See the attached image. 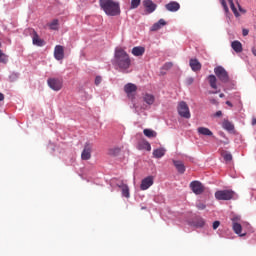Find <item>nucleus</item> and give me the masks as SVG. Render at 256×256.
<instances>
[{"label": "nucleus", "instance_id": "obj_1", "mask_svg": "<svg viewBox=\"0 0 256 256\" xmlns=\"http://www.w3.org/2000/svg\"><path fill=\"white\" fill-rule=\"evenodd\" d=\"M114 63L121 71H127L131 67V58L123 48H116L114 52Z\"/></svg>", "mask_w": 256, "mask_h": 256}, {"label": "nucleus", "instance_id": "obj_2", "mask_svg": "<svg viewBox=\"0 0 256 256\" xmlns=\"http://www.w3.org/2000/svg\"><path fill=\"white\" fill-rule=\"evenodd\" d=\"M99 5L102 11L109 17H117V15H121V6L119 5V2H115L114 0H99Z\"/></svg>", "mask_w": 256, "mask_h": 256}, {"label": "nucleus", "instance_id": "obj_3", "mask_svg": "<svg viewBox=\"0 0 256 256\" xmlns=\"http://www.w3.org/2000/svg\"><path fill=\"white\" fill-rule=\"evenodd\" d=\"M235 197L233 190H218L215 192V198L217 201H231Z\"/></svg>", "mask_w": 256, "mask_h": 256}, {"label": "nucleus", "instance_id": "obj_4", "mask_svg": "<svg viewBox=\"0 0 256 256\" xmlns=\"http://www.w3.org/2000/svg\"><path fill=\"white\" fill-rule=\"evenodd\" d=\"M214 73L221 83H229L231 81V78H229V73L222 66L214 68Z\"/></svg>", "mask_w": 256, "mask_h": 256}, {"label": "nucleus", "instance_id": "obj_5", "mask_svg": "<svg viewBox=\"0 0 256 256\" xmlns=\"http://www.w3.org/2000/svg\"><path fill=\"white\" fill-rule=\"evenodd\" d=\"M177 110L180 117H183L184 119H191V112L189 111V106L187 105V102L181 101L178 104Z\"/></svg>", "mask_w": 256, "mask_h": 256}, {"label": "nucleus", "instance_id": "obj_6", "mask_svg": "<svg viewBox=\"0 0 256 256\" xmlns=\"http://www.w3.org/2000/svg\"><path fill=\"white\" fill-rule=\"evenodd\" d=\"M47 83L52 91H61L63 89V80L59 78H49Z\"/></svg>", "mask_w": 256, "mask_h": 256}, {"label": "nucleus", "instance_id": "obj_7", "mask_svg": "<svg viewBox=\"0 0 256 256\" xmlns=\"http://www.w3.org/2000/svg\"><path fill=\"white\" fill-rule=\"evenodd\" d=\"M190 189L195 195H202L205 192V186L199 181H192L190 183Z\"/></svg>", "mask_w": 256, "mask_h": 256}, {"label": "nucleus", "instance_id": "obj_8", "mask_svg": "<svg viewBox=\"0 0 256 256\" xmlns=\"http://www.w3.org/2000/svg\"><path fill=\"white\" fill-rule=\"evenodd\" d=\"M124 91L128 97V99H135V93H137V85L133 83H127L124 86Z\"/></svg>", "mask_w": 256, "mask_h": 256}, {"label": "nucleus", "instance_id": "obj_9", "mask_svg": "<svg viewBox=\"0 0 256 256\" xmlns=\"http://www.w3.org/2000/svg\"><path fill=\"white\" fill-rule=\"evenodd\" d=\"M91 153H93V144L88 142L84 145V149L81 154V159L83 161H89V159H91Z\"/></svg>", "mask_w": 256, "mask_h": 256}, {"label": "nucleus", "instance_id": "obj_10", "mask_svg": "<svg viewBox=\"0 0 256 256\" xmlns=\"http://www.w3.org/2000/svg\"><path fill=\"white\" fill-rule=\"evenodd\" d=\"M54 57L57 61L65 59V49L61 45H56L54 48Z\"/></svg>", "mask_w": 256, "mask_h": 256}, {"label": "nucleus", "instance_id": "obj_11", "mask_svg": "<svg viewBox=\"0 0 256 256\" xmlns=\"http://www.w3.org/2000/svg\"><path fill=\"white\" fill-rule=\"evenodd\" d=\"M154 183V178L153 176H148L146 178H144L141 181V185H140V189L141 191H147V189H149V187H151Z\"/></svg>", "mask_w": 256, "mask_h": 256}, {"label": "nucleus", "instance_id": "obj_12", "mask_svg": "<svg viewBox=\"0 0 256 256\" xmlns=\"http://www.w3.org/2000/svg\"><path fill=\"white\" fill-rule=\"evenodd\" d=\"M165 9L171 13H175L181 9V5L176 1H172L165 5Z\"/></svg>", "mask_w": 256, "mask_h": 256}, {"label": "nucleus", "instance_id": "obj_13", "mask_svg": "<svg viewBox=\"0 0 256 256\" xmlns=\"http://www.w3.org/2000/svg\"><path fill=\"white\" fill-rule=\"evenodd\" d=\"M32 43L37 47H43L45 45V41L39 37V34L35 30H33Z\"/></svg>", "mask_w": 256, "mask_h": 256}, {"label": "nucleus", "instance_id": "obj_14", "mask_svg": "<svg viewBox=\"0 0 256 256\" xmlns=\"http://www.w3.org/2000/svg\"><path fill=\"white\" fill-rule=\"evenodd\" d=\"M143 5L147 11V13H153L155 9H157V4L153 3L151 0H144Z\"/></svg>", "mask_w": 256, "mask_h": 256}, {"label": "nucleus", "instance_id": "obj_15", "mask_svg": "<svg viewBox=\"0 0 256 256\" xmlns=\"http://www.w3.org/2000/svg\"><path fill=\"white\" fill-rule=\"evenodd\" d=\"M231 47L235 53H243V44L239 40L233 41Z\"/></svg>", "mask_w": 256, "mask_h": 256}, {"label": "nucleus", "instance_id": "obj_16", "mask_svg": "<svg viewBox=\"0 0 256 256\" xmlns=\"http://www.w3.org/2000/svg\"><path fill=\"white\" fill-rule=\"evenodd\" d=\"M173 165L174 167H176V170L178 171V173H180L181 175L185 173V164L182 161L173 160Z\"/></svg>", "mask_w": 256, "mask_h": 256}, {"label": "nucleus", "instance_id": "obj_17", "mask_svg": "<svg viewBox=\"0 0 256 256\" xmlns=\"http://www.w3.org/2000/svg\"><path fill=\"white\" fill-rule=\"evenodd\" d=\"M132 55L134 57H142V55H145V47L142 46H136L132 49Z\"/></svg>", "mask_w": 256, "mask_h": 256}, {"label": "nucleus", "instance_id": "obj_18", "mask_svg": "<svg viewBox=\"0 0 256 256\" xmlns=\"http://www.w3.org/2000/svg\"><path fill=\"white\" fill-rule=\"evenodd\" d=\"M138 149H145V151H151V144L147 140L142 139L138 142Z\"/></svg>", "mask_w": 256, "mask_h": 256}, {"label": "nucleus", "instance_id": "obj_19", "mask_svg": "<svg viewBox=\"0 0 256 256\" xmlns=\"http://www.w3.org/2000/svg\"><path fill=\"white\" fill-rule=\"evenodd\" d=\"M190 67L192 71H201V62L197 59H190Z\"/></svg>", "mask_w": 256, "mask_h": 256}, {"label": "nucleus", "instance_id": "obj_20", "mask_svg": "<svg viewBox=\"0 0 256 256\" xmlns=\"http://www.w3.org/2000/svg\"><path fill=\"white\" fill-rule=\"evenodd\" d=\"M165 25H167L165 19H160L157 23H155L152 26L151 31H159V29H161V27H165Z\"/></svg>", "mask_w": 256, "mask_h": 256}, {"label": "nucleus", "instance_id": "obj_21", "mask_svg": "<svg viewBox=\"0 0 256 256\" xmlns=\"http://www.w3.org/2000/svg\"><path fill=\"white\" fill-rule=\"evenodd\" d=\"M199 135H204L206 137H212L213 132L211 130H209V128H205V127H199L197 129Z\"/></svg>", "mask_w": 256, "mask_h": 256}, {"label": "nucleus", "instance_id": "obj_22", "mask_svg": "<svg viewBox=\"0 0 256 256\" xmlns=\"http://www.w3.org/2000/svg\"><path fill=\"white\" fill-rule=\"evenodd\" d=\"M233 231L236 233V235H240V237H245V234H241V231H243V226L237 222H233Z\"/></svg>", "mask_w": 256, "mask_h": 256}, {"label": "nucleus", "instance_id": "obj_23", "mask_svg": "<svg viewBox=\"0 0 256 256\" xmlns=\"http://www.w3.org/2000/svg\"><path fill=\"white\" fill-rule=\"evenodd\" d=\"M208 83L211 89H217V77L215 75L212 74L208 76Z\"/></svg>", "mask_w": 256, "mask_h": 256}, {"label": "nucleus", "instance_id": "obj_24", "mask_svg": "<svg viewBox=\"0 0 256 256\" xmlns=\"http://www.w3.org/2000/svg\"><path fill=\"white\" fill-rule=\"evenodd\" d=\"M143 101H145V103H147V105H153L155 103V96H153V94H145L143 96Z\"/></svg>", "mask_w": 256, "mask_h": 256}, {"label": "nucleus", "instance_id": "obj_25", "mask_svg": "<svg viewBox=\"0 0 256 256\" xmlns=\"http://www.w3.org/2000/svg\"><path fill=\"white\" fill-rule=\"evenodd\" d=\"M143 134L145 137H148V139H155V137H157L156 131L147 128L143 130Z\"/></svg>", "mask_w": 256, "mask_h": 256}, {"label": "nucleus", "instance_id": "obj_26", "mask_svg": "<svg viewBox=\"0 0 256 256\" xmlns=\"http://www.w3.org/2000/svg\"><path fill=\"white\" fill-rule=\"evenodd\" d=\"M222 127L226 131H233L235 129V125H233V123H231L229 120H224L222 122Z\"/></svg>", "mask_w": 256, "mask_h": 256}, {"label": "nucleus", "instance_id": "obj_27", "mask_svg": "<svg viewBox=\"0 0 256 256\" xmlns=\"http://www.w3.org/2000/svg\"><path fill=\"white\" fill-rule=\"evenodd\" d=\"M153 156L155 157V159H161V157L165 156V149L163 148L155 149L153 151Z\"/></svg>", "mask_w": 256, "mask_h": 256}, {"label": "nucleus", "instance_id": "obj_28", "mask_svg": "<svg viewBox=\"0 0 256 256\" xmlns=\"http://www.w3.org/2000/svg\"><path fill=\"white\" fill-rule=\"evenodd\" d=\"M227 1L230 5V9L232 10L234 16L241 17V14H239V10H237V7H235V2L233 0H227Z\"/></svg>", "mask_w": 256, "mask_h": 256}, {"label": "nucleus", "instance_id": "obj_29", "mask_svg": "<svg viewBox=\"0 0 256 256\" xmlns=\"http://www.w3.org/2000/svg\"><path fill=\"white\" fill-rule=\"evenodd\" d=\"M119 187H120V189H122V196L126 197V199H129V197H130L129 186H127V184H122Z\"/></svg>", "mask_w": 256, "mask_h": 256}, {"label": "nucleus", "instance_id": "obj_30", "mask_svg": "<svg viewBox=\"0 0 256 256\" xmlns=\"http://www.w3.org/2000/svg\"><path fill=\"white\" fill-rule=\"evenodd\" d=\"M49 27L52 31H59V20H52V22L49 23Z\"/></svg>", "mask_w": 256, "mask_h": 256}, {"label": "nucleus", "instance_id": "obj_31", "mask_svg": "<svg viewBox=\"0 0 256 256\" xmlns=\"http://www.w3.org/2000/svg\"><path fill=\"white\" fill-rule=\"evenodd\" d=\"M221 155L227 163H229V161H233V155L230 152L222 151Z\"/></svg>", "mask_w": 256, "mask_h": 256}, {"label": "nucleus", "instance_id": "obj_32", "mask_svg": "<svg viewBox=\"0 0 256 256\" xmlns=\"http://www.w3.org/2000/svg\"><path fill=\"white\" fill-rule=\"evenodd\" d=\"M9 61V56H7L5 53H3L2 50H0V63L6 64Z\"/></svg>", "mask_w": 256, "mask_h": 256}, {"label": "nucleus", "instance_id": "obj_33", "mask_svg": "<svg viewBox=\"0 0 256 256\" xmlns=\"http://www.w3.org/2000/svg\"><path fill=\"white\" fill-rule=\"evenodd\" d=\"M141 5V0H131L130 9H137Z\"/></svg>", "mask_w": 256, "mask_h": 256}, {"label": "nucleus", "instance_id": "obj_34", "mask_svg": "<svg viewBox=\"0 0 256 256\" xmlns=\"http://www.w3.org/2000/svg\"><path fill=\"white\" fill-rule=\"evenodd\" d=\"M220 3L225 11V13H229V7L227 6V2L225 0H220Z\"/></svg>", "mask_w": 256, "mask_h": 256}, {"label": "nucleus", "instance_id": "obj_35", "mask_svg": "<svg viewBox=\"0 0 256 256\" xmlns=\"http://www.w3.org/2000/svg\"><path fill=\"white\" fill-rule=\"evenodd\" d=\"M196 207L197 209H199V211H204V209H206L207 206L203 202H198L196 204Z\"/></svg>", "mask_w": 256, "mask_h": 256}, {"label": "nucleus", "instance_id": "obj_36", "mask_svg": "<svg viewBox=\"0 0 256 256\" xmlns=\"http://www.w3.org/2000/svg\"><path fill=\"white\" fill-rule=\"evenodd\" d=\"M171 67H173V64L171 62H167L164 64L163 69H165V71H169Z\"/></svg>", "mask_w": 256, "mask_h": 256}, {"label": "nucleus", "instance_id": "obj_37", "mask_svg": "<svg viewBox=\"0 0 256 256\" xmlns=\"http://www.w3.org/2000/svg\"><path fill=\"white\" fill-rule=\"evenodd\" d=\"M103 78L101 76H96L95 78V85H101Z\"/></svg>", "mask_w": 256, "mask_h": 256}, {"label": "nucleus", "instance_id": "obj_38", "mask_svg": "<svg viewBox=\"0 0 256 256\" xmlns=\"http://www.w3.org/2000/svg\"><path fill=\"white\" fill-rule=\"evenodd\" d=\"M205 226V220L200 219L198 220V222L196 223V227H204Z\"/></svg>", "mask_w": 256, "mask_h": 256}, {"label": "nucleus", "instance_id": "obj_39", "mask_svg": "<svg viewBox=\"0 0 256 256\" xmlns=\"http://www.w3.org/2000/svg\"><path fill=\"white\" fill-rule=\"evenodd\" d=\"M195 79H193V77H188L186 79V85H193Z\"/></svg>", "mask_w": 256, "mask_h": 256}, {"label": "nucleus", "instance_id": "obj_40", "mask_svg": "<svg viewBox=\"0 0 256 256\" xmlns=\"http://www.w3.org/2000/svg\"><path fill=\"white\" fill-rule=\"evenodd\" d=\"M237 7H238V11L240 12V13H243V14H245V13H247V10L246 9H243L242 7H241V5L237 2Z\"/></svg>", "mask_w": 256, "mask_h": 256}, {"label": "nucleus", "instance_id": "obj_41", "mask_svg": "<svg viewBox=\"0 0 256 256\" xmlns=\"http://www.w3.org/2000/svg\"><path fill=\"white\" fill-rule=\"evenodd\" d=\"M209 102H210L212 105H219V101H217V99H215V98H209Z\"/></svg>", "mask_w": 256, "mask_h": 256}, {"label": "nucleus", "instance_id": "obj_42", "mask_svg": "<svg viewBox=\"0 0 256 256\" xmlns=\"http://www.w3.org/2000/svg\"><path fill=\"white\" fill-rule=\"evenodd\" d=\"M219 225H221V222H219V221H214V222H213V229L216 230V229L219 227Z\"/></svg>", "mask_w": 256, "mask_h": 256}, {"label": "nucleus", "instance_id": "obj_43", "mask_svg": "<svg viewBox=\"0 0 256 256\" xmlns=\"http://www.w3.org/2000/svg\"><path fill=\"white\" fill-rule=\"evenodd\" d=\"M242 35L243 37H247V35H249V29H242Z\"/></svg>", "mask_w": 256, "mask_h": 256}, {"label": "nucleus", "instance_id": "obj_44", "mask_svg": "<svg viewBox=\"0 0 256 256\" xmlns=\"http://www.w3.org/2000/svg\"><path fill=\"white\" fill-rule=\"evenodd\" d=\"M223 115V112H221V110L217 111L215 114H214V117H221Z\"/></svg>", "mask_w": 256, "mask_h": 256}, {"label": "nucleus", "instance_id": "obj_45", "mask_svg": "<svg viewBox=\"0 0 256 256\" xmlns=\"http://www.w3.org/2000/svg\"><path fill=\"white\" fill-rule=\"evenodd\" d=\"M114 155H116L117 153H121V148H115L112 150Z\"/></svg>", "mask_w": 256, "mask_h": 256}, {"label": "nucleus", "instance_id": "obj_46", "mask_svg": "<svg viewBox=\"0 0 256 256\" xmlns=\"http://www.w3.org/2000/svg\"><path fill=\"white\" fill-rule=\"evenodd\" d=\"M0 101H5V95L0 92Z\"/></svg>", "mask_w": 256, "mask_h": 256}, {"label": "nucleus", "instance_id": "obj_47", "mask_svg": "<svg viewBox=\"0 0 256 256\" xmlns=\"http://www.w3.org/2000/svg\"><path fill=\"white\" fill-rule=\"evenodd\" d=\"M208 93H209V95H215V94L219 93V91H215V92L209 91Z\"/></svg>", "mask_w": 256, "mask_h": 256}, {"label": "nucleus", "instance_id": "obj_48", "mask_svg": "<svg viewBox=\"0 0 256 256\" xmlns=\"http://www.w3.org/2000/svg\"><path fill=\"white\" fill-rule=\"evenodd\" d=\"M226 105H228L229 107H233V104L231 103V101H226Z\"/></svg>", "mask_w": 256, "mask_h": 256}, {"label": "nucleus", "instance_id": "obj_49", "mask_svg": "<svg viewBox=\"0 0 256 256\" xmlns=\"http://www.w3.org/2000/svg\"><path fill=\"white\" fill-rule=\"evenodd\" d=\"M252 125H256V118H252Z\"/></svg>", "mask_w": 256, "mask_h": 256}, {"label": "nucleus", "instance_id": "obj_50", "mask_svg": "<svg viewBox=\"0 0 256 256\" xmlns=\"http://www.w3.org/2000/svg\"><path fill=\"white\" fill-rule=\"evenodd\" d=\"M219 97H220V99H223V97H225V94L221 93V94L219 95Z\"/></svg>", "mask_w": 256, "mask_h": 256}, {"label": "nucleus", "instance_id": "obj_51", "mask_svg": "<svg viewBox=\"0 0 256 256\" xmlns=\"http://www.w3.org/2000/svg\"><path fill=\"white\" fill-rule=\"evenodd\" d=\"M0 47H1V42H0Z\"/></svg>", "mask_w": 256, "mask_h": 256}]
</instances>
